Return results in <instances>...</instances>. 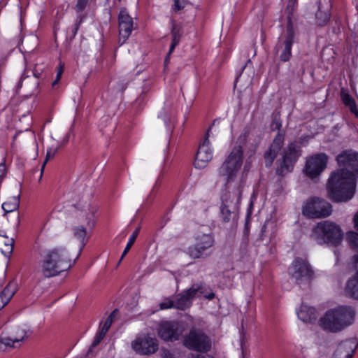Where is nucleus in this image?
<instances>
[{"label":"nucleus","mask_w":358,"mask_h":358,"mask_svg":"<svg viewBox=\"0 0 358 358\" xmlns=\"http://www.w3.org/2000/svg\"><path fill=\"white\" fill-rule=\"evenodd\" d=\"M3 280H4V275H3L2 279L0 280V286H1L3 284Z\"/></svg>","instance_id":"55"},{"label":"nucleus","mask_w":358,"mask_h":358,"mask_svg":"<svg viewBox=\"0 0 358 358\" xmlns=\"http://www.w3.org/2000/svg\"><path fill=\"white\" fill-rule=\"evenodd\" d=\"M210 129H211V127H209V128H208V130H210ZM208 132H209V131H207V134H208V136H209V135H208Z\"/></svg>","instance_id":"57"},{"label":"nucleus","mask_w":358,"mask_h":358,"mask_svg":"<svg viewBox=\"0 0 358 358\" xmlns=\"http://www.w3.org/2000/svg\"><path fill=\"white\" fill-rule=\"evenodd\" d=\"M83 18H84L83 15H80L77 18L76 22L74 24V25L72 27V28H71L72 38H73L76 35L77 31L79 29L80 25L82 23Z\"/></svg>","instance_id":"38"},{"label":"nucleus","mask_w":358,"mask_h":358,"mask_svg":"<svg viewBox=\"0 0 358 358\" xmlns=\"http://www.w3.org/2000/svg\"><path fill=\"white\" fill-rule=\"evenodd\" d=\"M184 345L187 348L200 352L210 350L211 344L208 337L199 329L193 328L184 338Z\"/></svg>","instance_id":"9"},{"label":"nucleus","mask_w":358,"mask_h":358,"mask_svg":"<svg viewBox=\"0 0 358 358\" xmlns=\"http://www.w3.org/2000/svg\"><path fill=\"white\" fill-rule=\"evenodd\" d=\"M59 148H50L47 151V153H46V156H45V161L42 165V167H41V178L40 179H41L42 178V174H43V172L44 171V169H45V164L46 163L52 158L54 157V156L55 155V154L57 153V150H58Z\"/></svg>","instance_id":"34"},{"label":"nucleus","mask_w":358,"mask_h":358,"mask_svg":"<svg viewBox=\"0 0 358 358\" xmlns=\"http://www.w3.org/2000/svg\"><path fill=\"white\" fill-rule=\"evenodd\" d=\"M69 134H67L65 138L64 139V143H66L69 141Z\"/></svg>","instance_id":"54"},{"label":"nucleus","mask_w":358,"mask_h":358,"mask_svg":"<svg viewBox=\"0 0 358 358\" xmlns=\"http://www.w3.org/2000/svg\"><path fill=\"white\" fill-rule=\"evenodd\" d=\"M284 139V135L278 132L273 139L271 146L264 153V157L266 166L270 167L272 165L277 154L282 148Z\"/></svg>","instance_id":"17"},{"label":"nucleus","mask_w":358,"mask_h":358,"mask_svg":"<svg viewBox=\"0 0 358 358\" xmlns=\"http://www.w3.org/2000/svg\"><path fill=\"white\" fill-rule=\"evenodd\" d=\"M311 237L320 245H339L343 238V231L336 223L326 220L318 222L313 229Z\"/></svg>","instance_id":"5"},{"label":"nucleus","mask_w":358,"mask_h":358,"mask_svg":"<svg viewBox=\"0 0 358 358\" xmlns=\"http://www.w3.org/2000/svg\"><path fill=\"white\" fill-rule=\"evenodd\" d=\"M210 129H211V127H209V128H208V130H210ZM208 132H209V131H207V134H208V136H209V135H208Z\"/></svg>","instance_id":"56"},{"label":"nucleus","mask_w":358,"mask_h":358,"mask_svg":"<svg viewBox=\"0 0 358 358\" xmlns=\"http://www.w3.org/2000/svg\"><path fill=\"white\" fill-rule=\"evenodd\" d=\"M117 312H118V310L115 309L110 313V315L108 317V318L103 322V324H102V323L101 324V325H102L101 329V331H102V334H106V333L108 331V329H110V327L113 322L114 317H115Z\"/></svg>","instance_id":"33"},{"label":"nucleus","mask_w":358,"mask_h":358,"mask_svg":"<svg viewBox=\"0 0 358 358\" xmlns=\"http://www.w3.org/2000/svg\"><path fill=\"white\" fill-rule=\"evenodd\" d=\"M38 85V80L29 76H22L19 83L20 87H23L25 92L29 95L32 94L37 90Z\"/></svg>","instance_id":"24"},{"label":"nucleus","mask_w":358,"mask_h":358,"mask_svg":"<svg viewBox=\"0 0 358 358\" xmlns=\"http://www.w3.org/2000/svg\"><path fill=\"white\" fill-rule=\"evenodd\" d=\"M305 73V69L303 67L301 68V71L297 72V74L299 76V75H303Z\"/></svg>","instance_id":"52"},{"label":"nucleus","mask_w":358,"mask_h":358,"mask_svg":"<svg viewBox=\"0 0 358 358\" xmlns=\"http://www.w3.org/2000/svg\"><path fill=\"white\" fill-rule=\"evenodd\" d=\"M17 290L16 284L10 282L0 293V310L2 309L11 299Z\"/></svg>","instance_id":"25"},{"label":"nucleus","mask_w":358,"mask_h":358,"mask_svg":"<svg viewBox=\"0 0 358 358\" xmlns=\"http://www.w3.org/2000/svg\"><path fill=\"white\" fill-rule=\"evenodd\" d=\"M355 311L351 306H341L327 310L320 320L321 327L331 332H338L354 322Z\"/></svg>","instance_id":"3"},{"label":"nucleus","mask_w":358,"mask_h":358,"mask_svg":"<svg viewBox=\"0 0 358 358\" xmlns=\"http://www.w3.org/2000/svg\"><path fill=\"white\" fill-rule=\"evenodd\" d=\"M196 242L194 245L188 248V255L194 258H203L206 256V251L211 248L214 241L210 234H203L196 238Z\"/></svg>","instance_id":"11"},{"label":"nucleus","mask_w":358,"mask_h":358,"mask_svg":"<svg viewBox=\"0 0 358 358\" xmlns=\"http://www.w3.org/2000/svg\"><path fill=\"white\" fill-rule=\"evenodd\" d=\"M347 238L351 247L358 249V233L350 231L347 234Z\"/></svg>","instance_id":"35"},{"label":"nucleus","mask_w":358,"mask_h":358,"mask_svg":"<svg viewBox=\"0 0 358 358\" xmlns=\"http://www.w3.org/2000/svg\"><path fill=\"white\" fill-rule=\"evenodd\" d=\"M246 134H241L231 152L218 169V175L227 182L234 181L243 165V145L246 143Z\"/></svg>","instance_id":"4"},{"label":"nucleus","mask_w":358,"mask_h":358,"mask_svg":"<svg viewBox=\"0 0 358 358\" xmlns=\"http://www.w3.org/2000/svg\"><path fill=\"white\" fill-rule=\"evenodd\" d=\"M332 213V206L324 199L311 197L303 206L302 213L312 219H321L329 217Z\"/></svg>","instance_id":"7"},{"label":"nucleus","mask_w":358,"mask_h":358,"mask_svg":"<svg viewBox=\"0 0 358 358\" xmlns=\"http://www.w3.org/2000/svg\"><path fill=\"white\" fill-rule=\"evenodd\" d=\"M341 96L344 104L348 106L350 110H355L356 106L355 100L347 93H342Z\"/></svg>","instance_id":"36"},{"label":"nucleus","mask_w":358,"mask_h":358,"mask_svg":"<svg viewBox=\"0 0 358 358\" xmlns=\"http://www.w3.org/2000/svg\"><path fill=\"white\" fill-rule=\"evenodd\" d=\"M88 3V0H77V3L76 5V9L78 12H81L83 11L87 4Z\"/></svg>","instance_id":"42"},{"label":"nucleus","mask_w":358,"mask_h":358,"mask_svg":"<svg viewBox=\"0 0 358 358\" xmlns=\"http://www.w3.org/2000/svg\"><path fill=\"white\" fill-rule=\"evenodd\" d=\"M139 231H140V227H137L136 229V230L133 232L132 235L129 238V242L127 243L126 248H124V250L122 252V255L121 256L119 263L123 259V258L125 257V255L128 253V252L131 249V246L134 243V242L138 235Z\"/></svg>","instance_id":"32"},{"label":"nucleus","mask_w":358,"mask_h":358,"mask_svg":"<svg viewBox=\"0 0 358 358\" xmlns=\"http://www.w3.org/2000/svg\"><path fill=\"white\" fill-rule=\"evenodd\" d=\"M353 266L356 271V273L355 275H358V254L353 256Z\"/></svg>","instance_id":"46"},{"label":"nucleus","mask_w":358,"mask_h":358,"mask_svg":"<svg viewBox=\"0 0 358 358\" xmlns=\"http://www.w3.org/2000/svg\"><path fill=\"white\" fill-rule=\"evenodd\" d=\"M187 3V0H174L173 9L180 10L182 9Z\"/></svg>","instance_id":"41"},{"label":"nucleus","mask_w":358,"mask_h":358,"mask_svg":"<svg viewBox=\"0 0 358 358\" xmlns=\"http://www.w3.org/2000/svg\"><path fill=\"white\" fill-rule=\"evenodd\" d=\"M134 351L140 355H149L155 353L158 349L157 341L148 336L137 338L131 343Z\"/></svg>","instance_id":"13"},{"label":"nucleus","mask_w":358,"mask_h":358,"mask_svg":"<svg viewBox=\"0 0 358 358\" xmlns=\"http://www.w3.org/2000/svg\"><path fill=\"white\" fill-rule=\"evenodd\" d=\"M281 127H282V124H281L280 120L278 118L275 117L273 120L271 124V129L273 131H275V130L279 131Z\"/></svg>","instance_id":"43"},{"label":"nucleus","mask_w":358,"mask_h":358,"mask_svg":"<svg viewBox=\"0 0 358 358\" xmlns=\"http://www.w3.org/2000/svg\"><path fill=\"white\" fill-rule=\"evenodd\" d=\"M6 164L5 162L0 163V184L1 183L3 178L6 177Z\"/></svg>","instance_id":"44"},{"label":"nucleus","mask_w":358,"mask_h":358,"mask_svg":"<svg viewBox=\"0 0 358 358\" xmlns=\"http://www.w3.org/2000/svg\"><path fill=\"white\" fill-rule=\"evenodd\" d=\"M188 290V294L193 299L196 296H203L209 300L215 297V294L204 283L194 284Z\"/></svg>","instance_id":"20"},{"label":"nucleus","mask_w":358,"mask_h":358,"mask_svg":"<svg viewBox=\"0 0 358 358\" xmlns=\"http://www.w3.org/2000/svg\"><path fill=\"white\" fill-rule=\"evenodd\" d=\"M41 270L45 278H52L71 268V259L64 247L56 246L40 253Z\"/></svg>","instance_id":"2"},{"label":"nucleus","mask_w":358,"mask_h":358,"mask_svg":"<svg viewBox=\"0 0 358 358\" xmlns=\"http://www.w3.org/2000/svg\"><path fill=\"white\" fill-rule=\"evenodd\" d=\"M357 117H358V110L356 108V106L355 107V110H351Z\"/></svg>","instance_id":"53"},{"label":"nucleus","mask_w":358,"mask_h":358,"mask_svg":"<svg viewBox=\"0 0 358 358\" xmlns=\"http://www.w3.org/2000/svg\"><path fill=\"white\" fill-rule=\"evenodd\" d=\"M106 334H102V331L100 330L99 333L96 335L90 348L89 352L92 350V348H95L99 343L102 341Z\"/></svg>","instance_id":"37"},{"label":"nucleus","mask_w":358,"mask_h":358,"mask_svg":"<svg viewBox=\"0 0 358 358\" xmlns=\"http://www.w3.org/2000/svg\"><path fill=\"white\" fill-rule=\"evenodd\" d=\"M238 210H233L222 206H220V216L222 220L225 223L235 222L238 218Z\"/></svg>","instance_id":"28"},{"label":"nucleus","mask_w":358,"mask_h":358,"mask_svg":"<svg viewBox=\"0 0 358 358\" xmlns=\"http://www.w3.org/2000/svg\"><path fill=\"white\" fill-rule=\"evenodd\" d=\"M301 153L300 147L295 143H290L284 150L282 161L276 171L277 173L280 175H284L286 173L290 172Z\"/></svg>","instance_id":"10"},{"label":"nucleus","mask_w":358,"mask_h":358,"mask_svg":"<svg viewBox=\"0 0 358 358\" xmlns=\"http://www.w3.org/2000/svg\"><path fill=\"white\" fill-rule=\"evenodd\" d=\"M345 294L352 299H358V275H354L346 282Z\"/></svg>","instance_id":"26"},{"label":"nucleus","mask_w":358,"mask_h":358,"mask_svg":"<svg viewBox=\"0 0 358 358\" xmlns=\"http://www.w3.org/2000/svg\"><path fill=\"white\" fill-rule=\"evenodd\" d=\"M289 273L298 285L309 283L314 278V271L306 259L296 257L289 268Z\"/></svg>","instance_id":"8"},{"label":"nucleus","mask_w":358,"mask_h":358,"mask_svg":"<svg viewBox=\"0 0 358 358\" xmlns=\"http://www.w3.org/2000/svg\"><path fill=\"white\" fill-rule=\"evenodd\" d=\"M73 230L74 237L79 240L81 243V247L80 248V252L87 243L86 229L83 226H80L74 227Z\"/></svg>","instance_id":"30"},{"label":"nucleus","mask_w":358,"mask_h":358,"mask_svg":"<svg viewBox=\"0 0 358 358\" xmlns=\"http://www.w3.org/2000/svg\"><path fill=\"white\" fill-rule=\"evenodd\" d=\"M210 141L208 134L203 143L200 145L194 161V166L197 169L205 168L213 158L212 150L209 147Z\"/></svg>","instance_id":"14"},{"label":"nucleus","mask_w":358,"mask_h":358,"mask_svg":"<svg viewBox=\"0 0 358 358\" xmlns=\"http://www.w3.org/2000/svg\"><path fill=\"white\" fill-rule=\"evenodd\" d=\"M299 318L306 323H311L317 318V313L313 307L302 305L297 312Z\"/></svg>","instance_id":"22"},{"label":"nucleus","mask_w":358,"mask_h":358,"mask_svg":"<svg viewBox=\"0 0 358 358\" xmlns=\"http://www.w3.org/2000/svg\"><path fill=\"white\" fill-rule=\"evenodd\" d=\"M33 73H34L33 78H36V80H38V78H40V76L41 75V73L36 69V67H35V69L33 70Z\"/></svg>","instance_id":"48"},{"label":"nucleus","mask_w":358,"mask_h":358,"mask_svg":"<svg viewBox=\"0 0 358 358\" xmlns=\"http://www.w3.org/2000/svg\"><path fill=\"white\" fill-rule=\"evenodd\" d=\"M60 80V78H57L56 77L55 80L53 81V83H52V87H55L58 83L59 81Z\"/></svg>","instance_id":"50"},{"label":"nucleus","mask_w":358,"mask_h":358,"mask_svg":"<svg viewBox=\"0 0 358 358\" xmlns=\"http://www.w3.org/2000/svg\"><path fill=\"white\" fill-rule=\"evenodd\" d=\"M158 117L162 119L164 124L167 125L169 122L170 121L169 112L166 110L165 108H163L162 110L159 113Z\"/></svg>","instance_id":"39"},{"label":"nucleus","mask_w":358,"mask_h":358,"mask_svg":"<svg viewBox=\"0 0 358 358\" xmlns=\"http://www.w3.org/2000/svg\"><path fill=\"white\" fill-rule=\"evenodd\" d=\"M241 191L239 189L228 191L222 196L221 206L233 210H238L241 199Z\"/></svg>","instance_id":"19"},{"label":"nucleus","mask_w":358,"mask_h":358,"mask_svg":"<svg viewBox=\"0 0 358 358\" xmlns=\"http://www.w3.org/2000/svg\"><path fill=\"white\" fill-rule=\"evenodd\" d=\"M22 331H24L26 334V331L24 330H19V332H17L16 334V335H14L13 336H20ZM26 337H27V336L25 335V338Z\"/></svg>","instance_id":"51"},{"label":"nucleus","mask_w":358,"mask_h":358,"mask_svg":"<svg viewBox=\"0 0 358 358\" xmlns=\"http://www.w3.org/2000/svg\"><path fill=\"white\" fill-rule=\"evenodd\" d=\"M291 12L287 16V25L286 32L278 39L274 48V53L279 57L280 61L288 62L292 57V47L294 43V31L292 27Z\"/></svg>","instance_id":"6"},{"label":"nucleus","mask_w":358,"mask_h":358,"mask_svg":"<svg viewBox=\"0 0 358 358\" xmlns=\"http://www.w3.org/2000/svg\"><path fill=\"white\" fill-rule=\"evenodd\" d=\"M182 331L178 324L176 322H164L161 323L158 329V334L164 341L178 340Z\"/></svg>","instance_id":"15"},{"label":"nucleus","mask_w":358,"mask_h":358,"mask_svg":"<svg viewBox=\"0 0 358 358\" xmlns=\"http://www.w3.org/2000/svg\"><path fill=\"white\" fill-rule=\"evenodd\" d=\"M330 14L327 11H323L319 8L318 10L315 13L316 22L320 26H323L327 23L329 20Z\"/></svg>","instance_id":"31"},{"label":"nucleus","mask_w":358,"mask_h":358,"mask_svg":"<svg viewBox=\"0 0 358 358\" xmlns=\"http://www.w3.org/2000/svg\"><path fill=\"white\" fill-rule=\"evenodd\" d=\"M64 71V64L62 62H60L59 64V66L57 67V78H62V76Z\"/></svg>","instance_id":"45"},{"label":"nucleus","mask_w":358,"mask_h":358,"mask_svg":"<svg viewBox=\"0 0 358 358\" xmlns=\"http://www.w3.org/2000/svg\"><path fill=\"white\" fill-rule=\"evenodd\" d=\"M171 34H172V43H171L170 50L167 55L165 62L167 61L169 55L173 51L174 48L179 43V42L180 41V38L182 36L181 28L179 26H178L173 23V26H172V29H171Z\"/></svg>","instance_id":"29"},{"label":"nucleus","mask_w":358,"mask_h":358,"mask_svg":"<svg viewBox=\"0 0 358 358\" xmlns=\"http://www.w3.org/2000/svg\"><path fill=\"white\" fill-rule=\"evenodd\" d=\"M327 159V156L324 153L317 154L310 157L306 163V174L311 178L320 175L326 167Z\"/></svg>","instance_id":"12"},{"label":"nucleus","mask_w":358,"mask_h":358,"mask_svg":"<svg viewBox=\"0 0 358 358\" xmlns=\"http://www.w3.org/2000/svg\"><path fill=\"white\" fill-rule=\"evenodd\" d=\"M20 194H17L9 198V200L3 203L2 208L4 210V216L8 213H13L12 215V222L15 227H18L20 223V215L17 210L20 206Z\"/></svg>","instance_id":"18"},{"label":"nucleus","mask_w":358,"mask_h":358,"mask_svg":"<svg viewBox=\"0 0 358 358\" xmlns=\"http://www.w3.org/2000/svg\"><path fill=\"white\" fill-rule=\"evenodd\" d=\"M25 338V333L22 331L20 336L3 337L0 339V350H6L7 347L15 348L16 343Z\"/></svg>","instance_id":"27"},{"label":"nucleus","mask_w":358,"mask_h":358,"mask_svg":"<svg viewBox=\"0 0 358 358\" xmlns=\"http://www.w3.org/2000/svg\"><path fill=\"white\" fill-rule=\"evenodd\" d=\"M189 358H215V357L210 356L208 355H192V357H189Z\"/></svg>","instance_id":"47"},{"label":"nucleus","mask_w":358,"mask_h":358,"mask_svg":"<svg viewBox=\"0 0 358 358\" xmlns=\"http://www.w3.org/2000/svg\"><path fill=\"white\" fill-rule=\"evenodd\" d=\"M336 161L340 169L333 171L328 179L327 196L334 202H346L353 197L356 189L353 169L358 162V152L344 150L336 157Z\"/></svg>","instance_id":"1"},{"label":"nucleus","mask_w":358,"mask_h":358,"mask_svg":"<svg viewBox=\"0 0 358 358\" xmlns=\"http://www.w3.org/2000/svg\"><path fill=\"white\" fill-rule=\"evenodd\" d=\"M188 294V290L184 291L182 294L178 295L174 299V308L180 310H185L189 308L192 305L193 298Z\"/></svg>","instance_id":"23"},{"label":"nucleus","mask_w":358,"mask_h":358,"mask_svg":"<svg viewBox=\"0 0 358 358\" xmlns=\"http://www.w3.org/2000/svg\"><path fill=\"white\" fill-rule=\"evenodd\" d=\"M353 220H354L355 227L358 230V211L355 215Z\"/></svg>","instance_id":"49"},{"label":"nucleus","mask_w":358,"mask_h":358,"mask_svg":"<svg viewBox=\"0 0 358 358\" xmlns=\"http://www.w3.org/2000/svg\"><path fill=\"white\" fill-rule=\"evenodd\" d=\"M160 309H167L174 308V301L173 299H166L164 301L160 303L159 304Z\"/></svg>","instance_id":"40"},{"label":"nucleus","mask_w":358,"mask_h":358,"mask_svg":"<svg viewBox=\"0 0 358 358\" xmlns=\"http://www.w3.org/2000/svg\"><path fill=\"white\" fill-rule=\"evenodd\" d=\"M119 33L120 41L122 38V44L130 36L134 27V22L132 17L128 14L126 9L123 8L120 10L119 17Z\"/></svg>","instance_id":"16"},{"label":"nucleus","mask_w":358,"mask_h":358,"mask_svg":"<svg viewBox=\"0 0 358 358\" xmlns=\"http://www.w3.org/2000/svg\"><path fill=\"white\" fill-rule=\"evenodd\" d=\"M356 345L352 341L342 342L338 346L334 355L336 358H352Z\"/></svg>","instance_id":"21"}]
</instances>
